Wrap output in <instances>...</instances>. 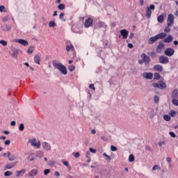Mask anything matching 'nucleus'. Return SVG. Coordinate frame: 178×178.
Instances as JSON below:
<instances>
[{
	"label": "nucleus",
	"instance_id": "52",
	"mask_svg": "<svg viewBox=\"0 0 178 178\" xmlns=\"http://www.w3.org/2000/svg\"><path fill=\"white\" fill-rule=\"evenodd\" d=\"M0 12H6L5 10V6H0Z\"/></svg>",
	"mask_w": 178,
	"mask_h": 178
},
{
	"label": "nucleus",
	"instance_id": "13",
	"mask_svg": "<svg viewBox=\"0 0 178 178\" xmlns=\"http://www.w3.org/2000/svg\"><path fill=\"white\" fill-rule=\"evenodd\" d=\"M42 147L45 151H51V145L47 142H44L42 144Z\"/></svg>",
	"mask_w": 178,
	"mask_h": 178
},
{
	"label": "nucleus",
	"instance_id": "57",
	"mask_svg": "<svg viewBox=\"0 0 178 178\" xmlns=\"http://www.w3.org/2000/svg\"><path fill=\"white\" fill-rule=\"evenodd\" d=\"M162 145H165V141L159 142V147H162Z\"/></svg>",
	"mask_w": 178,
	"mask_h": 178
},
{
	"label": "nucleus",
	"instance_id": "64",
	"mask_svg": "<svg viewBox=\"0 0 178 178\" xmlns=\"http://www.w3.org/2000/svg\"><path fill=\"white\" fill-rule=\"evenodd\" d=\"M139 1H140V6H144V0H139Z\"/></svg>",
	"mask_w": 178,
	"mask_h": 178
},
{
	"label": "nucleus",
	"instance_id": "11",
	"mask_svg": "<svg viewBox=\"0 0 178 178\" xmlns=\"http://www.w3.org/2000/svg\"><path fill=\"white\" fill-rule=\"evenodd\" d=\"M143 76L145 79H147V80H152V79L154 77V74L152 72H143Z\"/></svg>",
	"mask_w": 178,
	"mask_h": 178
},
{
	"label": "nucleus",
	"instance_id": "48",
	"mask_svg": "<svg viewBox=\"0 0 178 178\" xmlns=\"http://www.w3.org/2000/svg\"><path fill=\"white\" fill-rule=\"evenodd\" d=\"M169 134L171 137H172V138H176V134H175V132H169Z\"/></svg>",
	"mask_w": 178,
	"mask_h": 178
},
{
	"label": "nucleus",
	"instance_id": "31",
	"mask_svg": "<svg viewBox=\"0 0 178 178\" xmlns=\"http://www.w3.org/2000/svg\"><path fill=\"white\" fill-rule=\"evenodd\" d=\"M33 52H34V47L31 46L27 50V54H33Z\"/></svg>",
	"mask_w": 178,
	"mask_h": 178
},
{
	"label": "nucleus",
	"instance_id": "30",
	"mask_svg": "<svg viewBox=\"0 0 178 178\" xmlns=\"http://www.w3.org/2000/svg\"><path fill=\"white\" fill-rule=\"evenodd\" d=\"M16 164L15 163H8L6 165V169H12L13 168H15Z\"/></svg>",
	"mask_w": 178,
	"mask_h": 178
},
{
	"label": "nucleus",
	"instance_id": "43",
	"mask_svg": "<svg viewBox=\"0 0 178 178\" xmlns=\"http://www.w3.org/2000/svg\"><path fill=\"white\" fill-rule=\"evenodd\" d=\"M172 102L173 105H175V106H178V99H173Z\"/></svg>",
	"mask_w": 178,
	"mask_h": 178
},
{
	"label": "nucleus",
	"instance_id": "15",
	"mask_svg": "<svg viewBox=\"0 0 178 178\" xmlns=\"http://www.w3.org/2000/svg\"><path fill=\"white\" fill-rule=\"evenodd\" d=\"M163 47H165V45L163 44V43H159V45L157 46L156 48V53L157 54H161V52H162V49H163Z\"/></svg>",
	"mask_w": 178,
	"mask_h": 178
},
{
	"label": "nucleus",
	"instance_id": "44",
	"mask_svg": "<svg viewBox=\"0 0 178 178\" xmlns=\"http://www.w3.org/2000/svg\"><path fill=\"white\" fill-rule=\"evenodd\" d=\"M170 116L172 117V118H175V116H176V111H170Z\"/></svg>",
	"mask_w": 178,
	"mask_h": 178
},
{
	"label": "nucleus",
	"instance_id": "45",
	"mask_svg": "<svg viewBox=\"0 0 178 178\" xmlns=\"http://www.w3.org/2000/svg\"><path fill=\"white\" fill-rule=\"evenodd\" d=\"M151 58H156V53L155 51H152L149 54Z\"/></svg>",
	"mask_w": 178,
	"mask_h": 178
},
{
	"label": "nucleus",
	"instance_id": "8",
	"mask_svg": "<svg viewBox=\"0 0 178 178\" xmlns=\"http://www.w3.org/2000/svg\"><path fill=\"white\" fill-rule=\"evenodd\" d=\"M164 54L166 56H173L175 55V50L172 48L168 47L165 50Z\"/></svg>",
	"mask_w": 178,
	"mask_h": 178
},
{
	"label": "nucleus",
	"instance_id": "22",
	"mask_svg": "<svg viewBox=\"0 0 178 178\" xmlns=\"http://www.w3.org/2000/svg\"><path fill=\"white\" fill-rule=\"evenodd\" d=\"M34 62L38 65H40V62H41V57L39 55H35L34 57Z\"/></svg>",
	"mask_w": 178,
	"mask_h": 178
},
{
	"label": "nucleus",
	"instance_id": "33",
	"mask_svg": "<svg viewBox=\"0 0 178 178\" xmlns=\"http://www.w3.org/2000/svg\"><path fill=\"white\" fill-rule=\"evenodd\" d=\"M161 74L158 72L154 73V80H160Z\"/></svg>",
	"mask_w": 178,
	"mask_h": 178
},
{
	"label": "nucleus",
	"instance_id": "12",
	"mask_svg": "<svg viewBox=\"0 0 178 178\" xmlns=\"http://www.w3.org/2000/svg\"><path fill=\"white\" fill-rule=\"evenodd\" d=\"M120 35L123 37L124 40L127 39V37H129V31L126 29H122L120 31Z\"/></svg>",
	"mask_w": 178,
	"mask_h": 178
},
{
	"label": "nucleus",
	"instance_id": "55",
	"mask_svg": "<svg viewBox=\"0 0 178 178\" xmlns=\"http://www.w3.org/2000/svg\"><path fill=\"white\" fill-rule=\"evenodd\" d=\"M156 169H159V165H156L152 168V170H156Z\"/></svg>",
	"mask_w": 178,
	"mask_h": 178
},
{
	"label": "nucleus",
	"instance_id": "42",
	"mask_svg": "<svg viewBox=\"0 0 178 178\" xmlns=\"http://www.w3.org/2000/svg\"><path fill=\"white\" fill-rule=\"evenodd\" d=\"M68 69H69L70 72H73L75 70L76 67H74V65H70L68 67Z\"/></svg>",
	"mask_w": 178,
	"mask_h": 178
},
{
	"label": "nucleus",
	"instance_id": "46",
	"mask_svg": "<svg viewBox=\"0 0 178 178\" xmlns=\"http://www.w3.org/2000/svg\"><path fill=\"white\" fill-rule=\"evenodd\" d=\"M164 33H170V28L169 27V26L165 28Z\"/></svg>",
	"mask_w": 178,
	"mask_h": 178
},
{
	"label": "nucleus",
	"instance_id": "39",
	"mask_svg": "<svg viewBox=\"0 0 178 178\" xmlns=\"http://www.w3.org/2000/svg\"><path fill=\"white\" fill-rule=\"evenodd\" d=\"M104 156H105L106 159V161H111L112 159V158L111 157V156L106 154V153H104L103 154Z\"/></svg>",
	"mask_w": 178,
	"mask_h": 178
},
{
	"label": "nucleus",
	"instance_id": "54",
	"mask_svg": "<svg viewBox=\"0 0 178 178\" xmlns=\"http://www.w3.org/2000/svg\"><path fill=\"white\" fill-rule=\"evenodd\" d=\"M90 152H92V154H95L97 152V149H92V147H90Z\"/></svg>",
	"mask_w": 178,
	"mask_h": 178
},
{
	"label": "nucleus",
	"instance_id": "6",
	"mask_svg": "<svg viewBox=\"0 0 178 178\" xmlns=\"http://www.w3.org/2000/svg\"><path fill=\"white\" fill-rule=\"evenodd\" d=\"M36 141H37V139L35 138H32L29 140V142L32 147H35V148H38V149L41 148V143L40 141L36 143Z\"/></svg>",
	"mask_w": 178,
	"mask_h": 178
},
{
	"label": "nucleus",
	"instance_id": "19",
	"mask_svg": "<svg viewBox=\"0 0 178 178\" xmlns=\"http://www.w3.org/2000/svg\"><path fill=\"white\" fill-rule=\"evenodd\" d=\"M17 42L19 44H21V45H24V47H27V45H29V42H27V40H25L23 39L18 40Z\"/></svg>",
	"mask_w": 178,
	"mask_h": 178
},
{
	"label": "nucleus",
	"instance_id": "25",
	"mask_svg": "<svg viewBox=\"0 0 178 178\" xmlns=\"http://www.w3.org/2000/svg\"><path fill=\"white\" fill-rule=\"evenodd\" d=\"M156 36L157 37V40H162L163 38H165V37H166V33H161L156 35Z\"/></svg>",
	"mask_w": 178,
	"mask_h": 178
},
{
	"label": "nucleus",
	"instance_id": "14",
	"mask_svg": "<svg viewBox=\"0 0 178 178\" xmlns=\"http://www.w3.org/2000/svg\"><path fill=\"white\" fill-rule=\"evenodd\" d=\"M38 175V170L37 169H33L31 171L29 172V177H34L35 176H37Z\"/></svg>",
	"mask_w": 178,
	"mask_h": 178
},
{
	"label": "nucleus",
	"instance_id": "3",
	"mask_svg": "<svg viewBox=\"0 0 178 178\" xmlns=\"http://www.w3.org/2000/svg\"><path fill=\"white\" fill-rule=\"evenodd\" d=\"M152 87H154V88H159V90H165V88H166L167 86L165 82L160 81L157 83H153Z\"/></svg>",
	"mask_w": 178,
	"mask_h": 178
},
{
	"label": "nucleus",
	"instance_id": "36",
	"mask_svg": "<svg viewBox=\"0 0 178 178\" xmlns=\"http://www.w3.org/2000/svg\"><path fill=\"white\" fill-rule=\"evenodd\" d=\"M65 8H66V6L63 3H60L58 6V9H59L60 10H63Z\"/></svg>",
	"mask_w": 178,
	"mask_h": 178
},
{
	"label": "nucleus",
	"instance_id": "1",
	"mask_svg": "<svg viewBox=\"0 0 178 178\" xmlns=\"http://www.w3.org/2000/svg\"><path fill=\"white\" fill-rule=\"evenodd\" d=\"M52 64L53 66L56 67V69H58L62 74H67V69H66V66L63 65L60 63H56V60L53 61Z\"/></svg>",
	"mask_w": 178,
	"mask_h": 178
},
{
	"label": "nucleus",
	"instance_id": "26",
	"mask_svg": "<svg viewBox=\"0 0 178 178\" xmlns=\"http://www.w3.org/2000/svg\"><path fill=\"white\" fill-rule=\"evenodd\" d=\"M7 158L8 159V161H15L16 159L15 155L10 156V152H8L7 154Z\"/></svg>",
	"mask_w": 178,
	"mask_h": 178
},
{
	"label": "nucleus",
	"instance_id": "51",
	"mask_svg": "<svg viewBox=\"0 0 178 178\" xmlns=\"http://www.w3.org/2000/svg\"><path fill=\"white\" fill-rule=\"evenodd\" d=\"M19 129L20 131H23V130H24V124H20Z\"/></svg>",
	"mask_w": 178,
	"mask_h": 178
},
{
	"label": "nucleus",
	"instance_id": "7",
	"mask_svg": "<svg viewBox=\"0 0 178 178\" xmlns=\"http://www.w3.org/2000/svg\"><path fill=\"white\" fill-rule=\"evenodd\" d=\"M94 24V19L91 17H88L85 21L84 26L86 29H88V27L92 26V24Z\"/></svg>",
	"mask_w": 178,
	"mask_h": 178
},
{
	"label": "nucleus",
	"instance_id": "5",
	"mask_svg": "<svg viewBox=\"0 0 178 178\" xmlns=\"http://www.w3.org/2000/svg\"><path fill=\"white\" fill-rule=\"evenodd\" d=\"M167 23L168 27H172V26H173V24L175 23V16L173 14H169L168 15Z\"/></svg>",
	"mask_w": 178,
	"mask_h": 178
},
{
	"label": "nucleus",
	"instance_id": "40",
	"mask_svg": "<svg viewBox=\"0 0 178 178\" xmlns=\"http://www.w3.org/2000/svg\"><path fill=\"white\" fill-rule=\"evenodd\" d=\"M154 104H159V97L154 96Z\"/></svg>",
	"mask_w": 178,
	"mask_h": 178
},
{
	"label": "nucleus",
	"instance_id": "34",
	"mask_svg": "<svg viewBox=\"0 0 178 178\" xmlns=\"http://www.w3.org/2000/svg\"><path fill=\"white\" fill-rule=\"evenodd\" d=\"M135 161V157L134 154H130L129 156V162H134Z\"/></svg>",
	"mask_w": 178,
	"mask_h": 178
},
{
	"label": "nucleus",
	"instance_id": "10",
	"mask_svg": "<svg viewBox=\"0 0 178 178\" xmlns=\"http://www.w3.org/2000/svg\"><path fill=\"white\" fill-rule=\"evenodd\" d=\"M159 62L163 65H166L167 63H169V58L165 56H161L159 57Z\"/></svg>",
	"mask_w": 178,
	"mask_h": 178
},
{
	"label": "nucleus",
	"instance_id": "53",
	"mask_svg": "<svg viewBox=\"0 0 178 178\" xmlns=\"http://www.w3.org/2000/svg\"><path fill=\"white\" fill-rule=\"evenodd\" d=\"M76 158H80V153L76 152L72 154Z\"/></svg>",
	"mask_w": 178,
	"mask_h": 178
},
{
	"label": "nucleus",
	"instance_id": "9",
	"mask_svg": "<svg viewBox=\"0 0 178 178\" xmlns=\"http://www.w3.org/2000/svg\"><path fill=\"white\" fill-rule=\"evenodd\" d=\"M141 58L145 62V65H149L151 63V58L149 56H147L145 54H143L141 55Z\"/></svg>",
	"mask_w": 178,
	"mask_h": 178
},
{
	"label": "nucleus",
	"instance_id": "28",
	"mask_svg": "<svg viewBox=\"0 0 178 178\" xmlns=\"http://www.w3.org/2000/svg\"><path fill=\"white\" fill-rule=\"evenodd\" d=\"M3 29V31H10V30H11V27L10 26L8 25H4L1 26Z\"/></svg>",
	"mask_w": 178,
	"mask_h": 178
},
{
	"label": "nucleus",
	"instance_id": "17",
	"mask_svg": "<svg viewBox=\"0 0 178 178\" xmlns=\"http://www.w3.org/2000/svg\"><path fill=\"white\" fill-rule=\"evenodd\" d=\"M16 177H20L26 173V169H22L21 170L16 172Z\"/></svg>",
	"mask_w": 178,
	"mask_h": 178
},
{
	"label": "nucleus",
	"instance_id": "38",
	"mask_svg": "<svg viewBox=\"0 0 178 178\" xmlns=\"http://www.w3.org/2000/svg\"><path fill=\"white\" fill-rule=\"evenodd\" d=\"M63 16H65V14L63 13H60L59 17L63 22H66V19L63 18Z\"/></svg>",
	"mask_w": 178,
	"mask_h": 178
},
{
	"label": "nucleus",
	"instance_id": "47",
	"mask_svg": "<svg viewBox=\"0 0 178 178\" xmlns=\"http://www.w3.org/2000/svg\"><path fill=\"white\" fill-rule=\"evenodd\" d=\"M55 161H50L49 162V166H55Z\"/></svg>",
	"mask_w": 178,
	"mask_h": 178
},
{
	"label": "nucleus",
	"instance_id": "58",
	"mask_svg": "<svg viewBox=\"0 0 178 178\" xmlns=\"http://www.w3.org/2000/svg\"><path fill=\"white\" fill-rule=\"evenodd\" d=\"M54 175L56 176L57 177H59V176H60V173H59V172L58 171H56Z\"/></svg>",
	"mask_w": 178,
	"mask_h": 178
},
{
	"label": "nucleus",
	"instance_id": "61",
	"mask_svg": "<svg viewBox=\"0 0 178 178\" xmlns=\"http://www.w3.org/2000/svg\"><path fill=\"white\" fill-rule=\"evenodd\" d=\"M63 165H65V166H69V162H67V161H63Z\"/></svg>",
	"mask_w": 178,
	"mask_h": 178
},
{
	"label": "nucleus",
	"instance_id": "27",
	"mask_svg": "<svg viewBox=\"0 0 178 178\" xmlns=\"http://www.w3.org/2000/svg\"><path fill=\"white\" fill-rule=\"evenodd\" d=\"M178 97V90L175 89L172 92V98H177Z\"/></svg>",
	"mask_w": 178,
	"mask_h": 178
},
{
	"label": "nucleus",
	"instance_id": "18",
	"mask_svg": "<svg viewBox=\"0 0 178 178\" xmlns=\"http://www.w3.org/2000/svg\"><path fill=\"white\" fill-rule=\"evenodd\" d=\"M154 69L156 72H163V67L159 64L154 65Z\"/></svg>",
	"mask_w": 178,
	"mask_h": 178
},
{
	"label": "nucleus",
	"instance_id": "41",
	"mask_svg": "<svg viewBox=\"0 0 178 178\" xmlns=\"http://www.w3.org/2000/svg\"><path fill=\"white\" fill-rule=\"evenodd\" d=\"M0 44H1V45H3V47H6V45H8V42L1 40H0Z\"/></svg>",
	"mask_w": 178,
	"mask_h": 178
},
{
	"label": "nucleus",
	"instance_id": "37",
	"mask_svg": "<svg viewBox=\"0 0 178 178\" xmlns=\"http://www.w3.org/2000/svg\"><path fill=\"white\" fill-rule=\"evenodd\" d=\"M12 175H13V173L10 171H6L4 172V176H6V177H8L9 176H12Z\"/></svg>",
	"mask_w": 178,
	"mask_h": 178
},
{
	"label": "nucleus",
	"instance_id": "62",
	"mask_svg": "<svg viewBox=\"0 0 178 178\" xmlns=\"http://www.w3.org/2000/svg\"><path fill=\"white\" fill-rule=\"evenodd\" d=\"M86 157L88 158V159H90V152H87L86 153Z\"/></svg>",
	"mask_w": 178,
	"mask_h": 178
},
{
	"label": "nucleus",
	"instance_id": "4",
	"mask_svg": "<svg viewBox=\"0 0 178 178\" xmlns=\"http://www.w3.org/2000/svg\"><path fill=\"white\" fill-rule=\"evenodd\" d=\"M152 10H155V6L154 4L150 5L146 9L145 16H146V17H147V19L151 18V15H152Z\"/></svg>",
	"mask_w": 178,
	"mask_h": 178
},
{
	"label": "nucleus",
	"instance_id": "35",
	"mask_svg": "<svg viewBox=\"0 0 178 178\" xmlns=\"http://www.w3.org/2000/svg\"><path fill=\"white\" fill-rule=\"evenodd\" d=\"M163 119H164V120H165L166 122H170V115H163Z\"/></svg>",
	"mask_w": 178,
	"mask_h": 178
},
{
	"label": "nucleus",
	"instance_id": "23",
	"mask_svg": "<svg viewBox=\"0 0 178 178\" xmlns=\"http://www.w3.org/2000/svg\"><path fill=\"white\" fill-rule=\"evenodd\" d=\"M165 20V16L163 15V14L159 15L158 17H157V22L158 23H163Z\"/></svg>",
	"mask_w": 178,
	"mask_h": 178
},
{
	"label": "nucleus",
	"instance_id": "29",
	"mask_svg": "<svg viewBox=\"0 0 178 178\" xmlns=\"http://www.w3.org/2000/svg\"><path fill=\"white\" fill-rule=\"evenodd\" d=\"M98 27L103 28V29H106V24L104 22H99L98 23Z\"/></svg>",
	"mask_w": 178,
	"mask_h": 178
},
{
	"label": "nucleus",
	"instance_id": "21",
	"mask_svg": "<svg viewBox=\"0 0 178 178\" xmlns=\"http://www.w3.org/2000/svg\"><path fill=\"white\" fill-rule=\"evenodd\" d=\"M17 55H19V50L14 49L11 51V56L13 58H17Z\"/></svg>",
	"mask_w": 178,
	"mask_h": 178
},
{
	"label": "nucleus",
	"instance_id": "24",
	"mask_svg": "<svg viewBox=\"0 0 178 178\" xmlns=\"http://www.w3.org/2000/svg\"><path fill=\"white\" fill-rule=\"evenodd\" d=\"M66 51L67 52H73L74 51V46H73V44H70L68 46L66 47Z\"/></svg>",
	"mask_w": 178,
	"mask_h": 178
},
{
	"label": "nucleus",
	"instance_id": "56",
	"mask_svg": "<svg viewBox=\"0 0 178 178\" xmlns=\"http://www.w3.org/2000/svg\"><path fill=\"white\" fill-rule=\"evenodd\" d=\"M5 145H9V144H10V140H7L4 142Z\"/></svg>",
	"mask_w": 178,
	"mask_h": 178
},
{
	"label": "nucleus",
	"instance_id": "20",
	"mask_svg": "<svg viewBox=\"0 0 178 178\" xmlns=\"http://www.w3.org/2000/svg\"><path fill=\"white\" fill-rule=\"evenodd\" d=\"M173 41V36L172 35H169L167 38H165L163 40V42L169 43Z\"/></svg>",
	"mask_w": 178,
	"mask_h": 178
},
{
	"label": "nucleus",
	"instance_id": "2",
	"mask_svg": "<svg viewBox=\"0 0 178 178\" xmlns=\"http://www.w3.org/2000/svg\"><path fill=\"white\" fill-rule=\"evenodd\" d=\"M52 64L53 66L56 67V69H58L62 74H67V69H66V66L63 65L60 63H56V60L53 61Z\"/></svg>",
	"mask_w": 178,
	"mask_h": 178
},
{
	"label": "nucleus",
	"instance_id": "63",
	"mask_svg": "<svg viewBox=\"0 0 178 178\" xmlns=\"http://www.w3.org/2000/svg\"><path fill=\"white\" fill-rule=\"evenodd\" d=\"M10 126H16V122L15 121H12L10 122Z\"/></svg>",
	"mask_w": 178,
	"mask_h": 178
},
{
	"label": "nucleus",
	"instance_id": "16",
	"mask_svg": "<svg viewBox=\"0 0 178 178\" xmlns=\"http://www.w3.org/2000/svg\"><path fill=\"white\" fill-rule=\"evenodd\" d=\"M156 41H158V38L156 35L155 36L151 37L148 40V44L152 45V44H154Z\"/></svg>",
	"mask_w": 178,
	"mask_h": 178
},
{
	"label": "nucleus",
	"instance_id": "32",
	"mask_svg": "<svg viewBox=\"0 0 178 178\" xmlns=\"http://www.w3.org/2000/svg\"><path fill=\"white\" fill-rule=\"evenodd\" d=\"M49 27H56V23L54 21H50L49 22Z\"/></svg>",
	"mask_w": 178,
	"mask_h": 178
},
{
	"label": "nucleus",
	"instance_id": "59",
	"mask_svg": "<svg viewBox=\"0 0 178 178\" xmlns=\"http://www.w3.org/2000/svg\"><path fill=\"white\" fill-rule=\"evenodd\" d=\"M101 140H102L103 141H107L108 140V138L105 136H102L101 137Z\"/></svg>",
	"mask_w": 178,
	"mask_h": 178
},
{
	"label": "nucleus",
	"instance_id": "50",
	"mask_svg": "<svg viewBox=\"0 0 178 178\" xmlns=\"http://www.w3.org/2000/svg\"><path fill=\"white\" fill-rule=\"evenodd\" d=\"M118 149V147H116L114 145H111V150L113 151V152H115Z\"/></svg>",
	"mask_w": 178,
	"mask_h": 178
},
{
	"label": "nucleus",
	"instance_id": "60",
	"mask_svg": "<svg viewBox=\"0 0 178 178\" xmlns=\"http://www.w3.org/2000/svg\"><path fill=\"white\" fill-rule=\"evenodd\" d=\"M89 88H92V90H95V87L94 86V84L91 83L90 86H89Z\"/></svg>",
	"mask_w": 178,
	"mask_h": 178
},
{
	"label": "nucleus",
	"instance_id": "49",
	"mask_svg": "<svg viewBox=\"0 0 178 178\" xmlns=\"http://www.w3.org/2000/svg\"><path fill=\"white\" fill-rule=\"evenodd\" d=\"M50 172H51V170H49V169H46L44 170V175L45 176H47V175H48V173H50Z\"/></svg>",
	"mask_w": 178,
	"mask_h": 178
}]
</instances>
